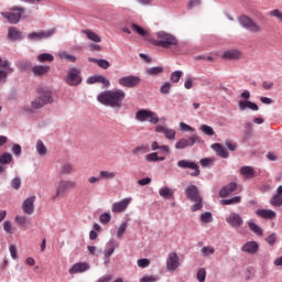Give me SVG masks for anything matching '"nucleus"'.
Returning <instances> with one entry per match:
<instances>
[{
  "label": "nucleus",
  "mask_w": 282,
  "mask_h": 282,
  "mask_svg": "<svg viewBox=\"0 0 282 282\" xmlns=\"http://www.w3.org/2000/svg\"><path fill=\"white\" fill-rule=\"evenodd\" d=\"M23 12H25L23 7H12L11 12H4L2 13V17H4L9 23L17 25V23L21 21Z\"/></svg>",
  "instance_id": "nucleus-5"
},
{
  "label": "nucleus",
  "mask_w": 282,
  "mask_h": 282,
  "mask_svg": "<svg viewBox=\"0 0 282 282\" xmlns=\"http://www.w3.org/2000/svg\"><path fill=\"white\" fill-rule=\"evenodd\" d=\"M173 87V85L169 82H166L164 85L161 86L160 88V93L163 96H166V94H171V88Z\"/></svg>",
  "instance_id": "nucleus-43"
},
{
  "label": "nucleus",
  "mask_w": 282,
  "mask_h": 282,
  "mask_svg": "<svg viewBox=\"0 0 282 282\" xmlns=\"http://www.w3.org/2000/svg\"><path fill=\"white\" fill-rule=\"evenodd\" d=\"M195 142H202V137L199 135H192L187 139H181L175 143V149L182 150L187 149V147H194Z\"/></svg>",
  "instance_id": "nucleus-12"
},
{
  "label": "nucleus",
  "mask_w": 282,
  "mask_h": 282,
  "mask_svg": "<svg viewBox=\"0 0 282 282\" xmlns=\"http://www.w3.org/2000/svg\"><path fill=\"white\" fill-rule=\"evenodd\" d=\"M66 83L70 87H78L83 83V77L80 76V69L70 68L66 76Z\"/></svg>",
  "instance_id": "nucleus-9"
},
{
  "label": "nucleus",
  "mask_w": 282,
  "mask_h": 282,
  "mask_svg": "<svg viewBox=\"0 0 282 282\" xmlns=\"http://www.w3.org/2000/svg\"><path fill=\"white\" fill-rule=\"evenodd\" d=\"M131 204V198H123L120 202L113 203L112 213H124L129 205Z\"/></svg>",
  "instance_id": "nucleus-17"
},
{
  "label": "nucleus",
  "mask_w": 282,
  "mask_h": 282,
  "mask_svg": "<svg viewBox=\"0 0 282 282\" xmlns=\"http://www.w3.org/2000/svg\"><path fill=\"white\" fill-rule=\"evenodd\" d=\"M225 147H227V149L229 151H236L237 150V143H232L231 141H226Z\"/></svg>",
  "instance_id": "nucleus-62"
},
{
  "label": "nucleus",
  "mask_w": 282,
  "mask_h": 282,
  "mask_svg": "<svg viewBox=\"0 0 282 282\" xmlns=\"http://www.w3.org/2000/svg\"><path fill=\"white\" fill-rule=\"evenodd\" d=\"M270 204H271V206H274V208H281L282 196H280L279 194L273 195L270 199Z\"/></svg>",
  "instance_id": "nucleus-37"
},
{
  "label": "nucleus",
  "mask_w": 282,
  "mask_h": 282,
  "mask_svg": "<svg viewBox=\"0 0 282 282\" xmlns=\"http://www.w3.org/2000/svg\"><path fill=\"white\" fill-rule=\"evenodd\" d=\"M118 83H119V85H121V87H127L128 89H133V87H138V85H140V83H142V78H140L135 75H129V76L119 78Z\"/></svg>",
  "instance_id": "nucleus-11"
},
{
  "label": "nucleus",
  "mask_w": 282,
  "mask_h": 282,
  "mask_svg": "<svg viewBox=\"0 0 282 282\" xmlns=\"http://www.w3.org/2000/svg\"><path fill=\"white\" fill-rule=\"evenodd\" d=\"M212 149L216 152V154L218 155V158H229L230 153L227 151L226 148H224V145H221L220 143H214L212 144Z\"/></svg>",
  "instance_id": "nucleus-24"
},
{
  "label": "nucleus",
  "mask_w": 282,
  "mask_h": 282,
  "mask_svg": "<svg viewBox=\"0 0 282 282\" xmlns=\"http://www.w3.org/2000/svg\"><path fill=\"white\" fill-rule=\"evenodd\" d=\"M135 120H138L139 122H150L151 124H158V122H160V118H158V115L147 109H141L137 111Z\"/></svg>",
  "instance_id": "nucleus-4"
},
{
  "label": "nucleus",
  "mask_w": 282,
  "mask_h": 282,
  "mask_svg": "<svg viewBox=\"0 0 282 282\" xmlns=\"http://www.w3.org/2000/svg\"><path fill=\"white\" fill-rule=\"evenodd\" d=\"M162 72H164V68L156 66V67L149 68L147 70V74H149L150 76H158V74H162Z\"/></svg>",
  "instance_id": "nucleus-46"
},
{
  "label": "nucleus",
  "mask_w": 282,
  "mask_h": 282,
  "mask_svg": "<svg viewBox=\"0 0 282 282\" xmlns=\"http://www.w3.org/2000/svg\"><path fill=\"white\" fill-rule=\"evenodd\" d=\"M197 280L199 282L206 281V269H199L197 272Z\"/></svg>",
  "instance_id": "nucleus-55"
},
{
  "label": "nucleus",
  "mask_w": 282,
  "mask_h": 282,
  "mask_svg": "<svg viewBox=\"0 0 282 282\" xmlns=\"http://www.w3.org/2000/svg\"><path fill=\"white\" fill-rule=\"evenodd\" d=\"M200 221L203 224H210L213 221V214L210 212L203 213L200 215Z\"/></svg>",
  "instance_id": "nucleus-41"
},
{
  "label": "nucleus",
  "mask_w": 282,
  "mask_h": 282,
  "mask_svg": "<svg viewBox=\"0 0 282 282\" xmlns=\"http://www.w3.org/2000/svg\"><path fill=\"white\" fill-rule=\"evenodd\" d=\"M153 45L156 47H163V50H170L174 54H180V40L166 31H159L155 34V37L152 40Z\"/></svg>",
  "instance_id": "nucleus-2"
},
{
  "label": "nucleus",
  "mask_w": 282,
  "mask_h": 282,
  "mask_svg": "<svg viewBox=\"0 0 282 282\" xmlns=\"http://www.w3.org/2000/svg\"><path fill=\"white\" fill-rule=\"evenodd\" d=\"M12 151H13L14 155H17V158H19V155H21V153H22L21 147L19 144H14L12 148Z\"/></svg>",
  "instance_id": "nucleus-64"
},
{
  "label": "nucleus",
  "mask_w": 282,
  "mask_h": 282,
  "mask_svg": "<svg viewBox=\"0 0 282 282\" xmlns=\"http://www.w3.org/2000/svg\"><path fill=\"white\" fill-rule=\"evenodd\" d=\"M52 102H54V98H52V93L44 91L39 97H36L31 105L33 109H42V107H45V105H52Z\"/></svg>",
  "instance_id": "nucleus-7"
},
{
  "label": "nucleus",
  "mask_w": 282,
  "mask_h": 282,
  "mask_svg": "<svg viewBox=\"0 0 282 282\" xmlns=\"http://www.w3.org/2000/svg\"><path fill=\"white\" fill-rule=\"evenodd\" d=\"M127 223H123L119 226L118 231H117V237L119 239H122V237L124 236V232H127Z\"/></svg>",
  "instance_id": "nucleus-48"
},
{
  "label": "nucleus",
  "mask_w": 282,
  "mask_h": 282,
  "mask_svg": "<svg viewBox=\"0 0 282 282\" xmlns=\"http://www.w3.org/2000/svg\"><path fill=\"white\" fill-rule=\"evenodd\" d=\"M240 174L245 177V180H252L256 175L254 167L242 166L240 167Z\"/></svg>",
  "instance_id": "nucleus-28"
},
{
  "label": "nucleus",
  "mask_w": 282,
  "mask_h": 282,
  "mask_svg": "<svg viewBox=\"0 0 282 282\" xmlns=\"http://www.w3.org/2000/svg\"><path fill=\"white\" fill-rule=\"evenodd\" d=\"M239 23L242 25V28L249 30V32H252L253 34H259V32H261V25L257 24V22H254L248 15H241L239 18Z\"/></svg>",
  "instance_id": "nucleus-8"
},
{
  "label": "nucleus",
  "mask_w": 282,
  "mask_h": 282,
  "mask_svg": "<svg viewBox=\"0 0 282 282\" xmlns=\"http://www.w3.org/2000/svg\"><path fill=\"white\" fill-rule=\"evenodd\" d=\"M99 221L100 224H109V221H111V214L109 213L101 214L99 217Z\"/></svg>",
  "instance_id": "nucleus-50"
},
{
  "label": "nucleus",
  "mask_w": 282,
  "mask_h": 282,
  "mask_svg": "<svg viewBox=\"0 0 282 282\" xmlns=\"http://www.w3.org/2000/svg\"><path fill=\"white\" fill-rule=\"evenodd\" d=\"M12 162V154L3 153L0 155V164H10Z\"/></svg>",
  "instance_id": "nucleus-44"
},
{
  "label": "nucleus",
  "mask_w": 282,
  "mask_h": 282,
  "mask_svg": "<svg viewBox=\"0 0 282 282\" xmlns=\"http://www.w3.org/2000/svg\"><path fill=\"white\" fill-rule=\"evenodd\" d=\"M82 33L86 34L87 39H89V41H93L94 43L102 42V37H100V35H98L96 32L91 30H83Z\"/></svg>",
  "instance_id": "nucleus-29"
},
{
  "label": "nucleus",
  "mask_w": 282,
  "mask_h": 282,
  "mask_svg": "<svg viewBox=\"0 0 282 282\" xmlns=\"http://www.w3.org/2000/svg\"><path fill=\"white\" fill-rule=\"evenodd\" d=\"M36 151L39 153V155H47V148L45 147V143H43V141L37 140L36 142Z\"/></svg>",
  "instance_id": "nucleus-39"
},
{
  "label": "nucleus",
  "mask_w": 282,
  "mask_h": 282,
  "mask_svg": "<svg viewBox=\"0 0 282 282\" xmlns=\"http://www.w3.org/2000/svg\"><path fill=\"white\" fill-rule=\"evenodd\" d=\"M270 15L275 17V19H278V21L282 22V12H281V10L274 9V10L270 11Z\"/></svg>",
  "instance_id": "nucleus-54"
},
{
  "label": "nucleus",
  "mask_w": 282,
  "mask_h": 282,
  "mask_svg": "<svg viewBox=\"0 0 282 282\" xmlns=\"http://www.w3.org/2000/svg\"><path fill=\"white\" fill-rule=\"evenodd\" d=\"M180 256H177V252H171L167 256L166 259V268L169 272H175L177 268H180Z\"/></svg>",
  "instance_id": "nucleus-13"
},
{
  "label": "nucleus",
  "mask_w": 282,
  "mask_h": 282,
  "mask_svg": "<svg viewBox=\"0 0 282 282\" xmlns=\"http://www.w3.org/2000/svg\"><path fill=\"white\" fill-rule=\"evenodd\" d=\"M52 34H54V31L33 32L28 35V39L30 41H41V39H48Z\"/></svg>",
  "instance_id": "nucleus-20"
},
{
  "label": "nucleus",
  "mask_w": 282,
  "mask_h": 282,
  "mask_svg": "<svg viewBox=\"0 0 282 282\" xmlns=\"http://www.w3.org/2000/svg\"><path fill=\"white\" fill-rule=\"evenodd\" d=\"M15 224H18V226H22V228H25V226H28V217L15 216Z\"/></svg>",
  "instance_id": "nucleus-47"
},
{
  "label": "nucleus",
  "mask_w": 282,
  "mask_h": 282,
  "mask_svg": "<svg viewBox=\"0 0 282 282\" xmlns=\"http://www.w3.org/2000/svg\"><path fill=\"white\" fill-rule=\"evenodd\" d=\"M99 180H116V172L111 171H100Z\"/></svg>",
  "instance_id": "nucleus-35"
},
{
  "label": "nucleus",
  "mask_w": 282,
  "mask_h": 282,
  "mask_svg": "<svg viewBox=\"0 0 282 282\" xmlns=\"http://www.w3.org/2000/svg\"><path fill=\"white\" fill-rule=\"evenodd\" d=\"M241 203V196H236V197H232V198H229V199H221L220 200V204L223 206H230L232 204H240Z\"/></svg>",
  "instance_id": "nucleus-36"
},
{
  "label": "nucleus",
  "mask_w": 282,
  "mask_h": 282,
  "mask_svg": "<svg viewBox=\"0 0 282 282\" xmlns=\"http://www.w3.org/2000/svg\"><path fill=\"white\" fill-rule=\"evenodd\" d=\"M226 221L231 228H241V226H243V218L237 213H231L229 217L226 218Z\"/></svg>",
  "instance_id": "nucleus-14"
},
{
  "label": "nucleus",
  "mask_w": 282,
  "mask_h": 282,
  "mask_svg": "<svg viewBox=\"0 0 282 282\" xmlns=\"http://www.w3.org/2000/svg\"><path fill=\"white\" fill-rule=\"evenodd\" d=\"M3 229L8 235H12V223L10 220H6L3 223Z\"/></svg>",
  "instance_id": "nucleus-59"
},
{
  "label": "nucleus",
  "mask_w": 282,
  "mask_h": 282,
  "mask_svg": "<svg viewBox=\"0 0 282 282\" xmlns=\"http://www.w3.org/2000/svg\"><path fill=\"white\" fill-rule=\"evenodd\" d=\"M256 215L261 219H274L276 218V212L272 209H257Z\"/></svg>",
  "instance_id": "nucleus-23"
},
{
  "label": "nucleus",
  "mask_w": 282,
  "mask_h": 282,
  "mask_svg": "<svg viewBox=\"0 0 282 282\" xmlns=\"http://www.w3.org/2000/svg\"><path fill=\"white\" fill-rule=\"evenodd\" d=\"M180 130L181 131H189L191 133L195 132V128H193L184 122H180Z\"/></svg>",
  "instance_id": "nucleus-52"
},
{
  "label": "nucleus",
  "mask_w": 282,
  "mask_h": 282,
  "mask_svg": "<svg viewBox=\"0 0 282 282\" xmlns=\"http://www.w3.org/2000/svg\"><path fill=\"white\" fill-rule=\"evenodd\" d=\"M90 63H96L98 67H101V69H109L111 67V64L107 59H96V58H89Z\"/></svg>",
  "instance_id": "nucleus-32"
},
{
  "label": "nucleus",
  "mask_w": 282,
  "mask_h": 282,
  "mask_svg": "<svg viewBox=\"0 0 282 282\" xmlns=\"http://www.w3.org/2000/svg\"><path fill=\"white\" fill-rule=\"evenodd\" d=\"M182 76H184V73L181 70H175L171 74L170 80L172 83H180V78H182Z\"/></svg>",
  "instance_id": "nucleus-42"
},
{
  "label": "nucleus",
  "mask_w": 282,
  "mask_h": 282,
  "mask_svg": "<svg viewBox=\"0 0 282 282\" xmlns=\"http://www.w3.org/2000/svg\"><path fill=\"white\" fill-rule=\"evenodd\" d=\"M185 195L189 202H194L192 206L193 213H197V210L204 208V198L199 195V188L196 185H188L185 188Z\"/></svg>",
  "instance_id": "nucleus-3"
},
{
  "label": "nucleus",
  "mask_w": 282,
  "mask_h": 282,
  "mask_svg": "<svg viewBox=\"0 0 282 282\" xmlns=\"http://www.w3.org/2000/svg\"><path fill=\"white\" fill-rule=\"evenodd\" d=\"M72 171H74L72 163H65L59 167V175H70Z\"/></svg>",
  "instance_id": "nucleus-34"
},
{
  "label": "nucleus",
  "mask_w": 282,
  "mask_h": 282,
  "mask_svg": "<svg viewBox=\"0 0 282 282\" xmlns=\"http://www.w3.org/2000/svg\"><path fill=\"white\" fill-rule=\"evenodd\" d=\"M39 63H52L54 61V55L50 53H42L37 55Z\"/></svg>",
  "instance_id": "nucleus-33"
},
{
  "label": "nucleus",
  "mask_w": 282,
  "mask_h": 282,
  "mask_svg": "<svg viewBox=\"0 0 282 282\" xmlns=\"http://www.w3.org/2000/svg\"><path fill=\"white\" fill-rule=\"evenodd\" d=\"M34 202H36V196H31L23 202L22 210L24 215H32L34 213Z\"/></svg>",
  "instance_id": "nucleus-16"
},
{
  "label": "nucleus",
  "mask_w": 282,
  "mask_h": 282,
  "mask_svg": "<svg viewBox=\"0 0 282 282\" xmlns=\"http://www.w3.org/2000/svg\"><path fill=\"white\" fill-rule=\"evenodd\" d=\"M267 243H269V246H274V243H276V234H271L265 238Z\"/></svg>",
  "instance_id": "nucleus-56"
},
{
  "label": "nucleus",
  "mask_w": 282,
  "mask_h": 282,
  "mask_svg": "<svg viewBox=\"0 0 282 282\" xmlns=\"http://www.w3.org/2000/svg\"><path fill=\"white\" fill-rule=\"evenodd\" d=\"M8 39L10 41H21L23 39V32L19 31V29L11 26L8 31Z\"/></svg>",
  "instance_id": "nucleus-26"
},
{
  "label": "nucleus",
  "mask_w": 282,
  "mask_h": 282,
  "mask_svg": "<svg viewBox=\"0 0 282 282\" xmlns=\"http://www.w3.org/2000/svg\"><path fill=\"white\" fill-rule=\"evenodd\" d=\"M87 270H89V264L87 262H78L75 263L68 272L69 274H80L87 272Z\"/></svg>",
  "instance_id": "nucleus-19"
},
{
  "label": "nucleus",
  "mask_w": 282,
  "mask_h": 282,
  "mask_svg": "<svg viewBox=\"0 0 282 282\" xmlns=\"http://www.w3.org/2000/svg\"><path fill=\"white\" fill-rule=\"evenodd\" d=\"M147 162H158V152L145 155Z\"/></svg>",
  "instance_id": "nucleus-60"
},
{
  "label": "nucleus",
  "mask_w": 282,
  "mask_h": 282,
  "mask_svg": "<svg viewBox=\"0 0 282 282\" xmlns=\"http://www.w3.org/2000/svg\"><path fill=\"white\" fill-rule=\"evenodd\" d=\"M241 250L247 252V254H257L259 252V242L248 241L241 247Z\"/></svg>",
  "instance_id": "nucleus-18"
},
{
  "label": "nucleus",
  "mask_w": 282,
  "mask_h": 282,
  "mask_svg": "<svg viewBox=\"0 0 282 282\" xmlns=\"http://www.w3.org/2000/svg\"><path fill=\"white\" fill-rule=\"evenodd\" d=\"M96 83H101V85H105V87H110L111 83L109 79H106L105 76L98 75V76H91L87 79L88 85H96Z\"/></svg>",
  "instance_id": "nucleus-22"
},
{
  "label": "nucleus",
  "mask_w": 282,
  "mask_h": 282,
  "mask_svg": "<svg viewBox=\"0 0 282 282\" xmlns=\"http://www.w3.org/2000/svg\"><path fill=\"white\" fill-rule=\"evenodd\" d=\"M9 252H10L12 259H17V257H18V254H17V252H18L17 251V246L11 245L9 247Z\"/></svg>",
  "instance_id": "nucleus-61"
},
{
  "label": "nucleus",
  "mask_w": 282,
  "mask_h": 282,
  "mask_svg": "<svg viewBox=\"0 0 282 282\" xmlns=\"http://www.w3.org/2000/svg\"><path fill=\"white\" fill-rule=\"evenodd\" d=\"M235 191H237V183H229L220 189L219 197H228V195L235 193Z\"/></svg>",
  "instance_id": "nucleus-25"
},
{
  "label": "nucleus",
  "mask_w": 282,
  "mask_h": 282,
  "mask_svg": "<svg viewBox=\"0 0 282 282\" xmlns=\"http://www.w3.org/2000/svg\"><path fill=\"white\" fill-rule=\"evenodd\" d=\"M6 67H8V72H10V73L14 72L13 68H10V62L3 61V59L0 57V68L6 69Z\"/></svg>",
  "instance_id": "nucleus-57"
},
{
  "label": "nucleus",
  "mask_w": 282,
  "mask_h": 282,
  "mask_svg": "<svg viewBox=\"0 0 282 282\" xmlns=\"http://www.w3.org/2000/svg\"><path fill=\"white\" fill-rule=\"evenodd\" d=\"M177 166L178 169H189L191 171H193L189 173L191 177H199L202 173V171L199 170V165H197V163L193 161L180 160L177 162Z\"/></svg>",
  "instance_id": "nucleus-10"
},
{
  "label": "nucleus",
  "mask_w": 282,
  "mask_h": 282,
  "mask_svg": "<svg viewBox=\"0 0 282 282\" xmlns=\"http://www.w3.org/2000/svg\"><path fill=\"white\" fill-rule=\"evenodd\" d=\"M138 265H139V268H149V265H151V261L147 258L139 259Z\"/></svg>",
  "instance_id": "nucleus-53"
},
{
  "label": "nucleus",
  "mask_w": 282,
  "mask_h": 282,
  "mask_svg": "<svg viewBox=\"0 0 282 282\" xmlns=\"http://www.w3.org/2000/svg\"><path fill=\"white\" fill-rule=\"evenodd\" d=\"M51 67L47 65H35L31 68V72L35 78H42V76H47L50 74Z\"/></svg>",
  "instance_id": "nucleus-15"
},
{
  "label": "nucleus",
  "mask_w": 282,
  "mask_h": 282,
  "mask_svg": "<svg viewBox=\"0 0 282 282\" xmlns=\"http://www.w3.org/2000/svg\"><path fill=\"white\" fill-rule=\"evenodd\" d=\"M238 107L240 111H246L247 109H251V111H259V106L250 100H240L238 102Z\"/></svg>",
  "instance_id": "nucleus-21"
},
{
  "label": "nucleus",
  "mask_w": 282,
  "mask_h": 282,
  "mask_svg": "<svg viewBox=\"0 0 282 282\" xmlns=\"http://www.w3.org/2000/svg\"><path fill=\"white\" fill-rule=\"evenodd\" d=\"M213 162H215V159L205 158L199 161V164L203 166V169H206L207 166H210Z\"/></svg>",
  "instance_id": "nucleus-49"
},
{
  "label": "nucleus",
  "mask_w": 282,
  "mask_h": 282,
  "mask_svg": "<svg viewBox=\"0 0 282 282\" xmlns=\"http://www.w3.org/2000/svg\"><path fill=\"white\" fill-rule=\"evenodd\" d=\"M159 195H161V197H163L164 199H171V197L173 196V189L169 187H163L159 191Z\"/></svg>",
  "instance_id": "nucleus-38"
},
{
  "label": "nucleus",
  "mask_w": 282,
  "mask_h": 282,
  "mask_svg": "<svg viewBox=\"0 0 282 282\" xmlns=\"http://www.w3.org/2000/svg\"><path fill=\"white\" fill-rule=\"evenodd\" d=\"M199 131H202V133H204L205 135H209V137L215 135V130L213 129V127L208 124L200 126Z\"/></svg>",
  "instance_id": "nucleus-40"
},
{
  "label": "nucleus",
  "mask_w": 282,
  "mask_h": 282,
  "mask_svg": "<svg viewBox=\"0 0 282 282\" xmlns=\"http://www.w3.org/2000/svg\"><path fill=\"white\" fill-rule=\"evenodd\" d=\"M248 226L250 230L254 232V235H257L258 237H263V229H261V227H259V225H257L254 220H249Z\"/></svg>",
  "instance_id": "nucleus-31"
},
{
  "label": "nucleus",
  "mask_w": 282,
  "mask_h": 282,
  "mask_svg": "<svg viewBox=\"0 0 282 282\" xmlns=\"http://www.w3.org/2000/svg\"><path fill=\"white\" fill-rule=\"evenodd\" d=\"M164 135L167 140H175L176 132L173 129L166 128Z\"/></svg>",
  "instance_id": "nucleus-51"
},
{
  "label": "nucleus",
  "mask_w": 282,
  "mask_h": 282,
  "mask_svg": "<svg viewBox=\"0 0 282 282\" xmlns=\"http://www.w3.org/2000/svg\"><path fill=\"white\" fill-rule=\"evenodd\" d=\"M131 29L133 30V32H135L137 34H139V36H142L143 39H149L150 36L149 31L144 30L142 26L135 23H131Z\"/></svg>",
  "instance_id": "nucleus-30"
},
{
  "label": "nucleus",
  "mask_w": 282,
  "mask_h": 282,
  "mask_svg": "<svg viewBox=\"0 0 282 282\" xmlns=\"http://www.w3.org/2000/svg\"><path fill=\"white\" fill-rule=\"evenodd\" d=\"M223 58L227 61H239L241 53L238 50H229L224 53Z\"/></svg>",
  "instance_id": "nucleus-27"
},
{
  "label": "nucleus",
  "mask_w": 282,
  "mask_h": 282,
  "mask_svg": "<svg viewBox=\"0 0 282 282\" xmlns=\"http://www.w3.org/2000/svg\"><path fill=\"white\" fill-rule=\"evenodd\" d=\"M200 252L203 257H210V254H215V249L210 246H207V247H203L200 249Z\"/></svg>",
  "instance_id": "nucleus-45"
},
{
  "label": "nucleus",
  "mask_w": 282,
  "mask_h": 282,
  "mask_svg": "<svg viewBox=\"0 0 282 282\" xmlns=\"http://www.w3.org/2000/svg\"><path fill=\"white\" fill-rule=\"evenodd\" d=\"M77 184L74 181L69 180H62L57 184V188L55 192V195L53 196V199H56L57 197H63L67 191H74L76 188Z\"/></svg>",
  "instance_id": "nucleus-6"
},
{
  "label": "nucleus",
  "mask_w": 282,
  "mask_h": 282,
  "mask_svg": "<svg viewBox=\"0 0 282 282\" xmlns=\"http://www.w3.org/2000/svg\"><path fill=\"white\" fill-rule=\"evenodd\" d=\"M12 188L19 191L21 188V178L14 177L11 182Z\"/></svg>",
  "instance_id": "nucleus-58"
},
{
  "label": "nucleus",
  "mask_w": 282,
  "mask_h": 282,
  "mask_svg": "<svg viewBox=\"0 0 282 282\" xmlns=\"http://www.w3.org/2000/svg\"><path fill=\"white\" fill-rule=\"evenodd\" d=\"M158 279L151 275H144L143 278L140 279V282H155Z\"/></svg>",
  "instance_id": "nucleus-63"
},
{
  "label": "nucleus",
  "mask_w": 282,
  "mask_h": 282,
  "mask_svg": "<svg viewBox=\"0 0 282 282\" xmlns=\"http://www.w3.org/2000/svg\"><path fill=\"white\" fill-rule=\"evenodd\" d=\"M126 97L127 93L122 89L105 90L97 96V100L100 105H105V107L120 109Z\"/></svg>",
  "instance_id": "nucleus-1"
}]
</instances>
